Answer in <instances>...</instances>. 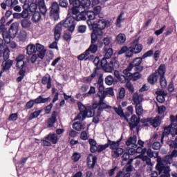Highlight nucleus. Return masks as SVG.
Instances as JSON below:
<instances>
[{"label":"nucleus","mask_w":177,"mask_h":177,"mask_svg":"<svg viewBox=\"0 0 177 177\" xmlns=\"http://www.w3.org/2000/svg\"><path fill=\"white\" fill-rule=\"evenodd\" d=\"M153 54H154V50H149L147 52H146L145 54H143L141 57H142V59H146L147 57H151V56H153Z\"/></svg>","instance_id":"obj_58"},{"label":"nucleus","mask_w":177,"mask_h":177,"mask_svg":"<svg viewBox=\"0 0 177 177\" xmlns=\"http://www.w3.org/2000/svg\"><path fill=\"white\" fill-rule=\"evenodd\" d=\"M140 72L141 71H136V73H131L129 81H131V80H133V81H138V80H140V78H142Z\"/></svg>","instance_id":"obj_36"},{"label":"nucleus","mask_w":177,"mask_h":177,"mask_svg":"<svg viewBox=\"0 0 177 177\" xmlns=\"http://www.w3.org/2000/svg\"><path fill=\"white\" fill-rule=\"evenodd\" d=\"M37 3H31L28 6V9L29 10L30 13H34V12H37Z\"/></svg>","instance_id":"obj_51"},{"label":"nucleus","mask_w":177,"mask_h":177,"mask_svg":"<svg viewBox=\"0 0 177 177\" xmlns=\"http://www.w3.org/2000/svg\"><path fill=\"white\" fill-rule=\"evenodd\" d=\"M41 19H42V17L41 16V12L39 11L33 12L32 16V21L33 23H38Z\"/></svg>","instance_id":"obj_32"},{"label":"nucleus","mask_w":177,"mask_h":177,"mask_svg":"<svg viewBox=\"0 0 177 177\" xmlns=\"http://www.w3.org/2000/svg\"><path fill=\"white\" fill-rule=\"evenodd\" d=\"M158 68L148 77L147 78L148 84H150V85H154V84H157V82H158Z\"/></svg>","instance_id":"obj_21"},{"label":"nucleus","mask_w":177,"mask_h":177,"mask_svg":"<svg viewBox=\"0 0 177 177\" xmlns=\"http://www.w3.org/2000/svg\"><path fill=\"white\" fill-rule=\"evenodd\" d=\"M41 84L43 85H47V89L52 88V77L50 75H45L41 79Z\"/></svg>","instance_id":"obj_25"},{"label":"nucleus","mask_w":177,"mask_h":177,"mask_svg":"<svg viewBox=\"0 0 177 177\" xmlns=\"http://www.w3.org/2000/svg\"><path fill=\"white\" fill-rule=\"evenodd\" d=\"M49 16L55 21H57L60 19V6H59L57 2L54 1L52 3L50 7Z\"/></svg>","instance_id":"obj_8"},{"label":"nucleus","mask_w":177,"mask_h":177,"mask_svg":"<svg viewBox=\"0 0 177 177\" xmlns=\"http://www.w3.org/2000/svg\"><path fill=\"white\" fill-rule=\"evenodd\" d=\"M133 102L134 104H140L142 100H140V96L138 93H135L133 95Z\"/></svg>","instance_id":"obj_48"},{"label":"nucleus","mask_w":177,"mask_h":177,"mask_svg":"<svg viewBox=\"0 0 177 177\" xmlns=\"http://www.w3.org/2000/svg\"><path fill=\"white\" fill-rule=\"evenodd\" d=\"M81 20H86V17L82 13L76 16L68 17L65 20L61 21L54 28L55 40L59 41L60 39L63 27L68 28V31H70V32H74L75 26H77L75 21H81Z\"/></svg>","instance_id":"obj_1"},{"label":"nucleus","mask_w":177,"mask_h":177,"mask_svg":"<svg viewBox=\"0 0 177 177\" xmlns=\"http://www.w3.org/2000/svg\"><path fill=\"white\" fill-rule=\"evenodd\" d=\"M102 70L105 73H113L114 70L120 68V62L116 57L113 58L109 63L107 59H102L100 62Z\"/></svg>","instance_id":"obj_6"},{"label":"nucleus","mask_w":177,"mask_h":177,"mask_svg":"<svg viewBox=\"0 0 177 177\" xmlns=\"http://www.w3.org/2000/svg\"><path fill=\"white\" fill-rule=\"evenodd\" d=\"M110 95L111 96H114V88L110 87L106 89V91L102 90L97 92V96H101L106 99V96Z\"/></svg>","instance_id":"obj_22"},{"label":"nucleus","mask_w":177,"mask_h":177,"mask_svg":"<svg viewBox=\"0 0 177 177\" xmlns=\"http://www.w3.org/2000/svg\"><path fill=\"white\" fill-rule=\"evenodd\" d=\"M111 37H106L102 39V47L104 45L105 46H109L110 44H111Z\"/></svg>","instance_id":"obj_47"},{"label":"nucleus","mask_w":177,"mask_h":177,"mask_svg":"<svg viewBox=\"0 0 177 177\" xmlns=\"http://www.w3.org/2000/svg\"><path fill=\"white\" fill-rule=\"evenodd\" d=\"M114 111L119 115L121 118H124L125 120V113H124V109H122V106L119 105L118 107H113Z\"/></svg>","instance_id":"obj_30"},{"label":"nucleus","mask_w":177,"mask_h":177,"mask_svg":"<svg viewBox=\"0 0 177 177\" xmlns=\"http://www.w3.org/2000/svg\"><path fill=\"white\" fill-rule=\"evenodd\" d=\"M125 87L127 89H128L129 92H131V93H133L135 92V88H133V85L131 82H127L125 84Z\"/></svg>","instance_id":"obj_54"},{"label":"nucleus","mask_w":177,"mask_h":177,"mask_svg":"<svg viewBox=\"0 0 177 177\" xmlns=\"http://www.w3.org/2000/svg\"><path fill=\"white\" fill-rule=\"evenodd\" d=\"M13 66V60L12 59H4L1 64V71H0V78L2 77V74L6 71H9Z\"/></svg>","instance_id":"obj_12"},{"label":"nucleus","mask_w":177,"mask_h":177,"mask_svg":"<svg viewBox=\"0 0 177 177\" xmlns=\"http://www.w3.org/2000/svg\"><path fill=\"white\" fill-rule=\"evenodd\" d=\"M113 48H108L106 50L104 57H102V59H105V60H108L111 57V56H113Z\"/></svg>","instance_id":"obj_42"},{"label":"nucleus","mask_w":177,"mask_h":177,"mask_svg":"<svg viewBox=\"0 0 177 177\" xmlns=\"http://www.w3.org/2000/svg\"><path fill=\"white\" fill-rule=\"evenodd\" d=\"M81 159V153L78 152H75L72 155V160L74 162H78Z\"/></svg>","instance_id":"obj_46"},{"label":"nucleus","mask_w":177,"mask_h":177,"mask_svg":"<svg viewBox=\"0 0 177 177\" xmlns=\"http://www.w3.org/2000/svg\"><path fill=\"white\" fill-rule=\"evenodd\" d=\"M171 124L164 128V131L160 138L161 143H164V138H168L171 135L172 138H175L177 135V114L176 115H170Z\"/></svg>","instance_id":"obj_5"},{"label":"nucleus","mask_w":177,"mask_h":177,"mask_svg":"<svg viewBox=\"0 0 177 177\" xmlns=\"http://www.w3.org/2000/svg\"><path fill=\"white\" fill-rule=\"evenodd\" d=\"M73 129H75V131H82V129L84 128V125H82V122H75L73 124Z\"/></svg>","instance_id":"obj_43"},{"label":"nucleus","mask_w":177,"mask_h":177,"mask_svg":"<svg viewBox=\"0 0 177 177\" xmlns=\"http://www.w3.org/2000/svg\"><path fill=\"white\" fill-rule=\"evenodd\" d=\"M142 50H143V45L139 44V40L134 39L131 41L130 47L127 46L122 47L118 51V55H124L125 53V57L129 59L133 55H138Z\"/></svg>","instance_id":"obj_3"},{"label":"nucleus","mask_w":177,"mask_h":177,"mask_svg":"<svg viewBox=\"0 0 177 177\" xmlns=\"http://www.w3.org/2000/svg\"><path fill=\"white\" fill-rule=\"evenodd\" d=\"M127 112H125V121H127V122H129V117H131V115H132V114H133V106L132 105H130L129 106H127Z\"/></svg>","instance_id":"obj_31"},{"label":"nucleus","mask_w":177,"mask_h":177,"mask_svg":"<svg viewBox=\"0 0 177 177\" xmlns=\"http://www.w3.org/2000/svg\"><path fill=\"white\" fill-rule=\"evenodd\" d=\"M77 106L80 113L75 120H82V121H84L86 117H93L95 115V110L99 109V102L97 103L95 102L92 106H85V105L82 104V102H77Z\"/></svg>","instance_id":"obj_2"},{"label":"nucleus","mask_w":177,"mask_h":177,"mask_svg":"<svg viewBox=\"0 0 177 177\" xmlns=\"http://www.w3.org/2000/svg\"><path fill=\"white\" fill-rule=\"evenodd\" d=\"M70 5H73V8H78L79 9H89L91 5L90 0H69Z\"/></svg>","instance_id":"obj_10"},{"label":"nucleus","mask_w":177,"mask_h":177,"mask_svg":"<svg viewBox=\"0 0 177 177\" xmlns=\"http://www.w3.org/2000/svg\"><path fill=\"white\" fill-rule=\"evenodd\" d=\"M96 74H97V72H96V69L93 71V73L88 77H86L84 78V82H92V80L93 78L96 77Z\"/></svg>","instance_id":"obj_40"},{"label":"nucleus","mask_w":177,"mask_h":177,"mask_svg":"<svg viewBox=\"0 0 177 177\" xmlns=\"http://www.w3.org/2000/svg\"><path fill=\"white\" fill-rule=\"evenodd\" d=\"M26 70H19V76L17 78V82H21V81H23L24 78L26 77Z\"/></svg>","instance_id":"obj_41"},{"label":"nucleus","mask_w":177,"mask_h":177,"mask_svg":"<svg viewBox=\"0 0 177 177\" xmlns=\"http://www.w3.org/2000/svg\"><path fill=\"white\" fill-rule=\"evenodd\" d=\"M102 59H100V57H96L95 58H94L93 64H95V66H96V68H95L94 70H96V73H97V70H100V68H102V66L100 65Z\"/></svg>","instance_id":"obj_37"},{"label":"nucleus","mask_w":177,"mask_h":177,"mask_svg":"<svg viewBox=\"0 0 177 177\" xmlns=\"http://www.w3.org/2000/svg\"><path fill=\"white\" fill-rule=\"evenodd\" d=\"M26 53L29 56H31V55H34V53H35V46L28 45L26 48Z\"/></svg>","instance_id":"obj_39"},{"label":"nucleus","mask_w":177,"mask_h":177,"mask_svg":"<svg viewBox=\"0 0 177 177\" xmlns=\"http://www.w3.org/2000/svg\"><path fill=\"white\" fill-rule=\"evenodd\" d=\"M104 81L106 85H113V82H114V77L111 75H108L105 77Z\"/></svg>","instance_id":"obj_50"},{"label":"nucleus","mask_w":177,"mask_h":177,"mask_svg":"<svg viewBox=\"0 0 177 177\" xmlns=\"http://www.w3.org/2000/svg\"><path fill=\"white\" fill-rule=\"evenodd\" d=\"M82 15H84L85 16L86 19L88 17V19L86 20V24L88 25V28L91 27V24H92L95 23L96 21H95V19H96V17L97 16L95 12L92 10H88L85 12V15L84 12H82Z\"/></svg>","instance_id":"obj_14"},{"label":"nucleus","mask_w":177,"mask_h":177,"mask_svg":"<svg viewBox=\"0 0 177 177\" xmlns=\"http://www.w3.org/2000/svg\"><path fill=\"white\" fill-rule=\"evenodd\" d=\"M17 5V1L15 0H6V2H2L0 4V6L1 9H3V10H6V8H10V9H13L15 6Z\"/></svg>","instance_id":"obj_20"},{"label":"nucleus","mask_w":177,"mask_h":177,"mask_svg":"<svg viewBox=\"0 0 177 177\" xmlns=\"http://www.w3.org/2000/svg\"><path fill=\"white\" fill-rule=\"evenodd\" d=\"M109 21L105 19H99L97 21H95L93 24L90 22V27L88 29L92 31L91 35L97 37L98 38L103 37V30L107 27Z\"/></svg>","instance_id":"obj_4"},{"label":"nucleus","mask_w":177,"mask_h":177,"mask_svg":"<svg viewBox=\"0 0 177 177\" xmlns=\"http://www.w3.org/2000/svg\"><path fill=\"white\" fill-rule=\"evenodd\" d=\"M167 111V107L165 106L162 105L160 106H158V114H164V113Z\"/></svg>","instance_id":"obj_64"},{"label":"nucleus","mask_w":177,"mask_h":177,"mask_svg":"<svg viewBox=\"0 0 177 177\" xmlns=\"http://www.w3.org/2000/svg\"><path fill=\"white\" fill-rule=\"evenodd\" d=\"M41 113H42V110L36 111L32 113L30 115L29 120H33V118H37L39 115V114H41Z\"/></svg>","instance_id":"obj_57"},{"label":"nucleus","mask_w":177,"mask_h":177,"mask_svg":"<svg viewBox=\"0 0 177 177\" xmlns=\"http://www.w3.org/2000/svg\"><path fill=\"white\" fill-rule=\"evenodd\" d=\"M145 122H149L153 128H158V127H160L161 125V120H160V116H156L154 118H147L145 120Z\"/></svg>","instance_id":"obj_19"},{"label":"nucleus","mask_w":177,"mask_h":177,"mask_svg":"<svg viewBox=\"0 0 177 177\" xmlns=\"http://www.w3.org/2000/svg\"><path fill=\"white\" fill-rule=\"evenodd\" d=\"M50 97H48L46 98H44L42 95H39L37 98L35 100H29L25 106V109L26 110H30V109H32L34 107V105L36 104H41V103H46L48 100H50Z\"/></svg>","instance_id":"obj_11"},{"label":"nucleus","mask_w":177,"mask_h":177,"mask_svg":"<svg viewBox=\"0 0 177 177\" xmlns=\"http://www.w3.org/2000/svg\"><path fill=\"white\" fill-rule=\"evenodd\" d=\"M46 140L50 141L53 145H56L57 142H59V138L57 137V134L50 133L47 136L44 138Z\"/></svg>","instance_id":"obj_26"},{"label":"nucleus","mask_w":177,"mask_h":177,"mask_svg":"<svg viewBox=\"0 0 177 177\" xmlns=\"http://www.w3.org/2000/svg\"><path fill=\"white\" fill-rule=\"evenodd\" d=\"M7 32L11 35L12 38H15L19 32V23H12Z\"/></svg>","instance_id":"obj_17"},{"label":"nucleus","mask_w":177,"mask_h":177,"mask_svg":"<svg viewBox=\"0 0 177 177\" xmlns=\"http://www.w3.org/2000/svg\"><path fill=\"white\" fill-rule=\"evenodd\" d=\"M18 39L21 42H26L27 39V32L26 30H21L18 35Z\"/></svg>","instance_id":"obj_35"},{"label":"nucleus","mask_w":177,"mask_h":177,"mask_svg":"<svg viewBox=\"0 0 177 177\" xmlns=\"http://www.w3.org/2000/svg\"><path fill=\"white\" fill-rule=\"evenodd\" d=\"M56 122H57V111H53L50 117L48 118L46 121V123L47 124V128H53Z\"/></svg>","instance_id":"obj_13"},{"label":"nucleus","mask_w":177,"mask_h":177,"mask_svg":"<svg viewBox=\"0 0 177 177\" xmlns=\"http://www.w3.org/2000/svg\"><path fill=\"white\" fill-rule=\"evenodd\" d=\"M36 50L37 52H44V51H46V50L45 49V46H42L41 44L37 43L36 44Z\"/></svg>","instance_id":"obj_62"},{"label":"nucleus","mask_w":177,"mask_h":177,"mask_svg":"<svg viewBox=\"0 0 177 177\" xmlns=\"http://www.w3.org/2000/svg\"><path fill=\"white\" fill-rule=\"evenodd\" d=\"M3 48L1 49V56L3 55V60H9V56L10 53V50H9V47L3 43Z\"/></svg>","instance_id":"obj_24"},{"label":"nucleus","mask_w":177,"mask_h":177,"mask_svg":"<svg viewBox=\"0 0 177 177\" xmlns=\"http://www.w3.org/2000/svg\"><path fill=\"white\" fill-rule=\"evenodd\" d=\"M63 38L65 41H67V42H70L73 37L71 36L70 32H66L63 35Z\"/></svg>","instance_id":"obj_59"},{"label":"nucleus","mask_w":177,"mask_h":177,"mask_svg":"<svg viewBox=\"0 0 177 177\" xmlns=\"http://www.w3.org/2000/svg\"><path fill=\"white\" fill-rule=\"evenodd\" d=\"M167 145L169 146L170 149H177V138L175 140H169Z\"/></svg>","instance_id":"obj_53"},{"label":"nucleus","mask_w":177,"mask_h":177,"mask_svg":"<svg viewBox=\"0 0 177 177\" xmlns=\"http://www.w3.org/2000/svg\"><path fill=\"white\" fill-rule=\"evenodd\" d=\"M143 62L142 57H136L133 59L131 64L135 67V71H143V66H140Z\"/></svg>","instance_id":"obj_16"},{"label":"nucleus","mask_w":177,"mask_h":177,"mask_svg":"<svg viewBox=\"0 0 177 177\" xmlns=\"http://www.w3.org/2000/svg\"><path fill=\"white\" fill-rule=\"evenodd\" d=\"M133 147H135L136 153H141V154H146V148L143 149V147H138V145H137V147L136 146H133Z\"/></svg>","instance_id":"obj_52"},{"label":"nucleus","mask_w":177,"mask_h":177,"mask_svg":"<svg viewBox=\"0 0 177 177\" xmlns=\"http://www.w3.org/2000/svg\"><path fill=\"white\" fill-rule=\"evenodd\" d=\"M98 39H102V38L91 35V45L86 50V53H88V55H91V53L95 55V53L97 52L98 48H103V41Z\"/></svg>","instance_id":"obj_7"},{"label":"nucleus","mask_w":177,"mask_h":177,"mask_svg":"<svg viewBox=\"0 0 177 177\" xmlns=\"http://www.w3.org/2000/svg\"><path fill=\"white\" fill-rule=\"evenodd\" d=\"M166 71L167 69L165 68V64H160L158 67V75L160 76L159 84L162 89H165V88H167V86L168 85L167 78H165Z\"/></svg>","instance_id":"obj_9"},{"label":"nucleus","mask_w":177,"mask_h":177,"mask_svg":"<svg viewBox=\"0 0 177 177\" xmlns=\"http://www.w3.org/2000/svg\"><path fill=\"white\" fill-rule=\"evenodd\" d=\"M136 111L137 115H140L143 113V107L140 104H136Z\"/></svg>","instance_id":"obj_55"},{"label":"nucleus","mask_w":177,"mask_h":177,"mask_svg":"<svg viewBox=\"0 0 177 177\" xmlns=\"http://www.w3.org/2000/svg\"><path fill=\"white\" fill-rule=\"evenodd\" d=\"M98 97H100V100H99V107L97 109V112L98 115H101L102 111H103V110H106V109H111V106L107 105V104L104 102V99H105L104 97L98 96Z\"/></svg>","instance_id":"obj_15"},{"label":"nucleus","mask_w":177,"mask_h":177,"mask_svg":"<svg viewBox=\"0 0 177 177\" xmlns=\"http://www.w3.org/2000/svg\"><path fill=\"white\" fill-rule=\"evenodd\" d=\"M26 64H27V62L24 61H19L16 63V67L19 70H26L24 68V66H26Z\"/></svg>","instance_id":"obj_49"},{"label":"nucleus","mask_w":177,"mask_h":177,"mask_svg":"<svg viewBox=\"0 0 177 177\" xmlns=\"http://www.w3.org/2000/svg\"><path fill=\"white\" fill-rule=\"evenodd\" d=\"M136 142H138V137L136 136L129 137L126 141V146H131V145H133V146H136V147H138Z\"/></svg>","instance_id":"obj_28"},{"label":"nucleus","mask_w":177,"mask_h":177,"mask_svg":"<svg viewBox=\"0 0 177 177\" xmlns=\"http://www.w3.org/2000/svg\"><path fill=\"white\" fill-rule=\"evenodd\" d=\"M122 140V136H121V138L116 142L115 141H111V140H108V142L106 143V145H108V147L109 146H110V149L111 150H114L115 151L116 149H118L120 147V143H121V141Z\"/></svg>","instance_id":"obj_23"},{"label":"nucleus","mask_w":177,"mask_h":177,"mask_svg":"<svg viewBox=\"0 0 177 177\" xmlns=\"http://www.w3.org/2000/svg\"><path fill=\"white\" fill-rule=\"evenodd\" d=\"M125 88H120L119 91V96L118 97H119V99H124L125 97Z\"/></svg>","instance_id":"obj_63"},{"label":"nucleus","mask_w":177,"mask_h":177,"mask_svg":"<svg viewBox=\"0 0 177 177\" xmlns=\"http://www.w3.org/2000/svg\"><path fill=\"white\" fill-rule=\"evenodd\" d=\"M112 157L113 158H118L120 156L124 154V149L122 148L118 147L115 151H112Z\"/></svg>","instance_id":"obj_33"},{"label":"nucleus","mask_w":177,"mask_h":177,"mask_svg":"<svg viewBox=\"0 0 177 177\" xmlns=\"http://www.w3.org/2000/svg\"><path fill=\"white\" fill-rule=\"evenodd\" d=\"M58 5L59 6H61V8H68V1L67 0H59Z\"/></svg>","instance_id":"obj_60"},{"label":"nucleus","mask_w":177,"mask_h":177,"mask_svg":"<svg viewBox=\"0 0 177 177\" xmlns=\"http://www.w3.org/2000/svg\"><path fill=\"white\" fill-rule=\"evenodd\" d=\"M21 26L22 28H25V30H27V28H30L31 27V21L28 19H22L21 21Z\"/></svg>","instance_id":"obj_34"},{"label":"nucleus","mask_w":177,"mask_h":177,"mask_svg":"<svg viewBox=\"0 0 177 177\" xmlns=\"http://www.w3.org/2000/svg\"><path fill=\"white\" fill-rule=\"evenodd\" d=\"M3 38L6 44L10 43V39L12 38V35H10L8 32H3Z\"/></svg>","instance_id":"obj_45"},{"label":"nucleus","mask_w":177,"mask_h":177,"mask_svg":"<svg viewBox=\"0 0 177 177\" xmlns=\"http://www.w3.org/2000/svg\"><path fill=\"white\" fill-rule=\"evenodd\" d=\"M146 153L150 158H153V157H158V152H154L150 148L148 149L146 148Z\"/></svg>","instance_id":"obj_38"},{"label":"nucleus","mask_w":177,"mask_h":177,"mask_svg":"<svg viewBox=\"0 0 177 177\" xmlns=\"http://www.w3.org/2000/svg\"><path fill=\"white\" fill-rule=\"evenodd\" d=\"M122 16H124V12H122L116 19L115 24L117 27H121L122 21H124V20H125V19H122Z\"/></svg>","instance_id":"obj_44"},{"label":"nucleus","mask_w":177,"mask_h":177,"mask_svg":"<svg viewBox=\"0 0 177 177\" xmlns=\"http://www.w3.org/2000/svg\"><path fill=\"white\" fill-rule=\"evenodd\" d=\"M127 41V36L124 33H120L116 36L115 42L118 45H124Z\"/></svg>","instance_id":"obj_27"},{"label":"nucleus","mask_w":177,"mask_h":177,"mask_svg":"<svg viewBox=\"0 0 177 177\" xmlns=\"http://www.w3.org/2000/svg\"><path fill=\"white\" fill-rule=\"evenodd\" d=\"M140 122V119L138 118L136 115H132L131 118H130V122H129L131 131H133V129H135V128L139 125Z\"/></svg>","instance_id":"obj_18"},{"label":"nucleus","mask_w":177,"mask_h":177,"mask_svg":"<svg viewBox=\"0 0 177 177\" xmlns=\"http://www.w3.org/2000/svg\"><path fill=\"white\" fill-rule=\"evenodd\" d=\"M109 147V145L105 144L104 145H97V153H102L104 150H106Z\"/></svg>","instance_id":"obj_61"},{"label":"nucleus","mask_w":177,"mask_h":177,"mask_svg":"<svg viewBox=\"0 0 177 177\" xmlns=\"http://www.w3.org/2000/svg\"><path fill=\"white\" fill-rule=\"evenodd\" d=\"M104 80H103V75L101 74L98 77V80L97 82V86L98 88V92H101L104 89V86L103 85Z\"/></svg>","instance_id":"obj_29"},{"label":"nucleus","mask_w":177,"mask_h":177,"mask_svg":"<svg viewBox=\"0 0 177 177\" xmlns=\"http://www.w3.org/2000/svg\"><path fill=\"white\" fill-rule=\"evenodd\" d=\"M156 168H157L158 171H159V172H161V171L163 169H164L165 172H166V173L167 172L169 173L171 171L169 166L162 167V166H161V165H157Z\"/></svg>","instance_id":"obj_56"}]
</instances>
